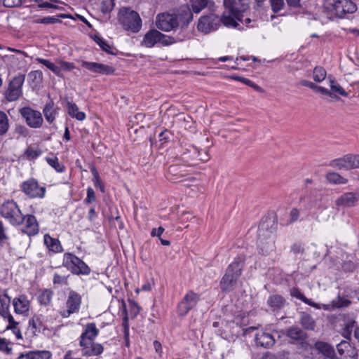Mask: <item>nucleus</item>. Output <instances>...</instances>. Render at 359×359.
Segmentation results:
<instances>
[{
  "instance_id": "f257e3e1",
  "label": "nucleus",
  "mask_w": 359,
  "mask_h": 359,
  "mask_svg": "<svg viewBox=\"0 0 359 359\" xmlns=\"http://www.w3.org/2000/svg\"><path fill=\"white\" fill-rule=\"evenodd\" d=\"M99 333L100 330L96 327L95 323H87L85 325L84 330L79 339L82 355L86 357L99 356L103 353V346L94 341Z\"/></svg>"
},
{
  "instance_id": "f03ea898",
  "label": "nucleus",
  "mask_w": 359,
  "mask_h": 359,
  "mask_svg": "<svg viewBox=\"0 0 359 359\" xmlns=\"http://www.w3.org/2000/svg\"><path fill=\"white\" fill-rule=\"evenodd\" d=\"M277 224L269 218L262 219L257 231V246L263 255L269 254L274 248L275 233Z\"/></svg>"
},
{
  "instance_id": "7ed1b4c3",
  "label": "nucleus",
  "mask_w": 359,
  "mask_h": 359,
  "mask_svg": "<svg viewBox=\"0 0 359 359\" xmlns=\"http://www.w3.org/2000/svg\"><path fill=\"white\" fill-rule=\"evenodd\" d=\"M245 256L239 255L227 266L225 273L219 283V287L222 292L229 293L233 290L238 280L242 274Z\"/></svg>"
},
{
  "instance_id": "20e7f679",
  "label": "nucleus",
  "mask_w": 359,
  "mask_h": 359,
  "mask_svg": "<svg viewBox=\"0 0 359 359\" xmlns=\"http://www.w3.org/2000/svg\"><path fill=\"white\" fill-rule=\"evenodd\" d=\"M184 39L185 36L182 34L176 36H168L156 29H151L144 34L141 41V46L146 48H153L158 44L162 46H168L183 41Z\"/></svg>"
},
{
  "instance_id": "39448f33",
  "label": "nucleus",
  "mask_w": 359,
  "mask_h": 359,
  "mask_svg": "<svg viewBox=\"0 0 359 359\" xmlns=\"http://www.w3.org/2000/svg\"><path fill=\"white\" fill-rule=\"evenodd\" d=\"M118 18L120 24L126 31L137 33L142 28V21L139 13L129 7L121 8Z\"/></svg>"
},
{
  "instance_id": "423d86ee",
  "label": "nucleus",
  "mask_w": 359,
  "mask_h": 359,
  "mask_svg": "<svg viewBox=\"0 0 359 359\" xmlns=\"http://www.w3.org/2000/svg\"><path fill=\"white\" fill-rule=\"evenodd\" d=\"M323 6L325 10L341 18L357 10L355 4L351 0H325Z\"/></svg>"
},
{
  "instance_id": "0eeeda50",
  "label": "nucleus",
  "mask_w": 359,
  "mask_h": 359,
  "mask_svg": "<svg viewBox=\"0 0 359 359\" xmlns=\"http://www.w3.org/2000/svg\"><path fill=\"white\" fill-rule=\"evenodd\" d=\"M62 266L77 276H88L91 272L90 268L81 259L71 252L64 254Z\"/></svg>"
},
{
  "instance_id": "6e6552de",
  "label": "nucleus",
  "mask_w": 359,
  "mask_h": 359,
  "mask_svg": "<svg viewBox=\"0 0 359 359\" xmlns=\"http://www.w3.org/2000/svg\"><path fill=\"white\" fill-rule=\"evenodd\" d=\"M0 213L13 226L21 225L23 222V215L18 205L13 200L4 202L0 208Z\"/></svg>"
},
{
  "instance_id": "1a4fd4ad",
  "label": "nucleus",
  "mask_w": 359,
  "mask_h": 359,
  "mask_svg": "<svg viewBox=\"0 0 359 359\" xmlns=\"http://www.w3.org/2000/svg\"><path fill=\"white\" fill-rule=\"evenodd\" d=\"M20 191L29 199H42L45 197L46 188L37 180L30 177L20 184Z\"/></svg>"
},
{
  "instance_id": "9d476101",
  "label": "nucleus",
  "mask_w": 359,
  "mask_h": 359,
  "mask_svg": "<svg viewBox=\"0 0 359 359\" xmlns=\"http://www.w3.org/2000/svg\"><path fill=\"white\" fill-rule=\"evenodd\" d=\"M18 112L29 128L38 129L42 127L43 118L39 111L31 107H23L19 109Z\"/></svg>"
},
{
  "instance_id": "9b49d317",
  "label": "nucleus",
  "mask_w": 359,
  "mask_h": 359,
  "mask_svg": "<svg viewBox=\"0 0 359 359\" xmlns=\"http://www.w3.org/2000/svg\"><path fill=\"white\" fill-rule=\"evenodd\" d=\"M211 12L208 15H204L198 19L197 29L198 32L208 34L216 31L220 27L219 17Z\"/></svg>"
},
{
  "instance_id": "f8f14e48",
  "label": "nucleus",
  "mask_w": 359,
  "mask_h": 359,
  "mask_svg": "<svg viewBox=\"0 0 359 359\" xmlns=\"http://www.w3.org/2000/svg\"><path fill=\"white\" fill-rule=\"evenodd\" d=\"M25 74H18L9 82L7 90L5 92V97L8 102L18 100L22 95V85L25 82Z\"/></svg>"
},
{
  "instance_id": "ddd939ff",
  "label": "nucleus",
  "mask_w": 359,
  "mask_h": 359,
  "mask_svg": "<svg viewBox=\"0 0 359 359\" xmlns=\"http://www.w3.org/2000/svg\"><path fill=\"white\" fill-rule=\"evenodd\" d=\"M82 297L80 294L74 290H70L68 293L66 301L67 309L60 312L62 318H68L72 314L78 313L79 312Z\"/></svg>"
},
{
  "instance_id": "4468645a",
  "label": "nucleus",
  "mask_w": 359,
  "mask_h": 359,
  "mask_svg": "<svg viewBox=\"0 0 359 359\" xmlns=\"http://www.w3.org/2000/svg\"><path fill=\"white\" fill-rule=\"evenodd\" d=\"M200 295L192 290H189L184 296L177 305V313L180 316H185L189 311L194 308L198 301Z\"/></svg>"
},
{
  "instance_id": "2eb2a0df",
  "label": "nucleus",
  "mask_w": 359,
  "mask_h": 359,
  "mask_svg": "<svg viewBox=\"0 0 359 359\" xmlns=\"http://www.w3.org/2000/svg\"><path fill=\"white\" fill-rule=\"evenodd\" d=\"M209 158L210 156L207 151H200L195 147H193L188 152H184L182 156V160L187 166L196 165L197 161L206 162Z\"/></svg>"
},
{
  "instance_id": "dca6fc26",
  "label": "nucleus",
  "mask_w": 359,
  "mask_h": 359,
  "mask_svg": "<svg viewBox=\"0 0 359 359\" xmlns=\"http://www.w3.org/2000/svg\"><path fill=\"white\" fill-rule=\"evenodd\" d=\"M156 25L163 32H170L178 27L177 20L175 13H160L156 16Z\"/></svg>"
},
{
  "instance_id": "f3484780",
  "label": "nucleus",
  "mask_w": 359,
  "mask_h": 359,
  "mask_svg": "<svg viewBox=\"0 0 359 359\" xmlns=\"http://www.w3.org/2000/svg\"><path fill=\"white\" fill-rule=\"evenodd\" d=\"M224 6L237 21L243 22L241 18L243 13L248 8L245 0H224Z\"/></svg>"
},
{
  "instance_id": "a211bd4d",
  "label": "nucleus",
  "mask_w": 359,
  "mask_h": 359,
  "mask_svg": "<svg viewBox=\"0 0 359 359\" xmlns=\"http://www.w3.org/2000/svg\"><path fill=\"white\" fill-rule=\"evenodd\" d=\"M81 65L83 68H85L93 73L102 75H113L116 71V69L112 66L95 62L81 60Z\"/></svg>"
},
{
  "instance_id": "6ab92c4d",
  "label": "nucleus",
  "mask_w": 359,
  "mask_h": 359,
  "mask_svg": "<svg viewBox=\"0 0 359 359\" xmlns=\"http://www.w3.org/2000/svg\"><path fill=\"white\" fill-rule=\"evenodd\" d=\"M359 201V192H346L335 200V205L338 208H351L356 205Z\"/></svg>"
},
{
  "instance_id": "aec40b11",
  "label": "nucleus",
  "mask_w": 359,
  "mask_h": 359,
  "mask_svg": "<svg viewBox=\"0 0 359 359\" xmlns=\"http://www.w3.org/2000/svg\"><path fill=\"white\" fill-rule=\"evenodd\" d=\"M23 226L21 231L29 236L36 235L39 231V223L33 215H23Z\"/></svg>"
},
{
  "instance_id": "412c9836",
  "label": "nucleus",
  "mask_w": 359,
  "mask_h": 359,
  "mask_svg": "<svg viewBox=\"0 0 359 359\" xmlns=\"http://www.w3.org/2000/svg\"><path fill=\"white\" fill-rule=\"evenodd\" d=\"M188 7L193 13L198 14L203 9L208 8L210 12H215L217 6L213 0H189Z\"/></svg>"
},
{
  "instance_id": "4be33fe9",
  "label": "nucleus",
  "mask_w": 359,
  "mask_h": 359,
  "mask_svg": "<svg viewBox=\"0 0 359 359\" xmlns=\"http://www.w3.org/2000/svg\"><path fill=\"white\" fill-rule=\"evenodd\" d=\"M178 22V27L182 29L187 27L189 24L193 20V12L187 6L182 7L177 12L175 13Z\"/></svg>"
},
{
  "instance_id": "5701e85b",
  "label": "nucleus",
  "mask_w": 359,
  "mask_h": 359,
  "mask_svg": "<svg viewBox=\"0 0 359 359\" xmlns=\"http://www.w3.org/2000/svg\"><path fill=\"white\" fill-rule=\"evenodd\" d=\"M13 305L15 313L25 316L28 315L30 304L26 295L22 294L18 297L14 298Z\"/></svg>"
},
{
  "instance_id": "b1692460",
  "label": "nucleus",
  "mask_w": 359,
  "mask_h": 359,
  "mask_svg": "<svg viewBox=\"0 0 359 359\" xmlns=\"http://www.w3.org/2000/svg\"><path fill=\"white\" fill-rule=\"evenodd\" d=\"M255 340L257 346L269 348L275 344V339L273 334L267 331H261L256 334Z\"/></svg>"
},
{
  "instance_id": "393cba45",
  "label": "nucleus",
  "mask_w": 359,
  "mask_h": 359,
  "mask_svg": "<svg viewBox=\"0 0 359 359\" xmlns=\"http://www.w3.org/2000/svg\"><path fill=\"white\" fill-rule=\"evenodd\" d=\"M122 314H123V320H122V328L123 332V338L125 341V346L126 347L130 346V331H129V316L126 308V304L123 300H122L121 307Z\"/></svg>"
},
{
  "instance_id": "a878e982",
  "label": "nucleus",
  "mask_w": 359,
  "mask_h": 359,
  "mask_svg": "<svg viewBox=\"0 0 359 359\" xmlns=\"http://www.w3.org/2000/svg\"><path fill=\"white\" fill-rule=\"evenodd\" d=\"M330 82V97L339 100V96L347 97L349 95L350 90H346L338 82L329 77Z\"/></svg>"
},
{
  "instance_id": "bb28decb",
  "label": "nucleus",
  "mask_w": 359,
  "mask_h": 359,
  "mask_svg": "<svg viewBox=\"0 0 359 359\" xmlns=\"http://www.w3.org/2000/svg\"><path fill=\"white\" fill-rule=\"evenodd\" d=\"M43 243L48 250L53 253H60L64 250L59 239L51 237L48 233L43 236Z\"/></svg>"
},
{
  "instance_id": "cd10ccee",
  "label": "nucleus",
  "mask_w": 359,
  "mask_h": 359,
  "mask_svg": "<svg viewBox=\"0 0 359 359\" xmlns=\"http://www.w3.org/2000/svg\"><path fill=\"white\" fill-rule=\"evenodd\" d=\"M314 348L330 359H335L337 356L334 347L327 342L318 341L314 344Z\"/></svg>"
},
{
  "instance_id": "c85d7f7f",
  "label": "nucleus",
  "mask_w": 359,
  "mask_h": 359,
  "mask_svg": "<svg viewBox=\"0 0 359 359\" xmlns=\"http://www.w3.org/2000/svg\"><path fill=\"white\" fill-rule=\"evenodd\" d=\"M57 109L58 108L55 107V104L52 100H50L45 104L43 109V114L46 120L50 124L55 121L57 114Z\"/></svg>"
},
{
  "instance_id": "c756f323",
  "label": "nucleus",
  "mask_w": 359,
  "mask_h": 359,
  "mask_svg": "<svg viewBox=\"0 0 359 359\" xmlns=\"http://www.w3.org/2000/svg\"><path fill=\"white\" fill-rule=\"evenodd\" d=\"M286 335L296 341H302L307 338V334L297 326H292L287 330Z\"/></svg>"
},
{
  "instance_id": "7c9ffc66",
  "label": "nucleus",
  "mask_w": 359,
  "mask_h": 359,
  "mask_svg": "<svg viewBox=\"0 0 359 359\" xmlns=\"http://www.w3.org/2000/svg\"><path fill=\"white\" fill-rule=\"evenodd\" d=\"M267 304L273 311L280 310L284 307L285 299L281 295L273 294L268 298Z\"/></svg>"
},
{
  "instance_id": "2f4dec72",
  "label": "nucleus",
  "mask_w": 359,
  "mask_h": 359,
  "mask_svg": "<svg viewBox=\"0 0 359 359\" xmlns=\"http://www.w3.org/2000/svg\"><path fill=\"white\" fill-rule=\"evenodd\" d=\"M299 323L305 330H313L316 327V321L313 317L304 312L300 314Z\"/></svg>"
},
{
  "instance_id": "473e14b6",
  "label": "nucleus",
  "mask_w": 359,
  "mask_h": 359,
  "mask_svg": "<svg viewBox=\"0 0 359 359\" xmlns=\"http://www.w3.org/2000/svg\"><path fill=\"white\" fill-rule=\"evenodd\" d=\"M67 109L68 114L71 117L75 118L78 121H83L86 118L85 113L80 111L78 106L75 103L68 102L67 104Z\"/></svg>"
},
{
  "instance_id": "72a5a7b5",
  "label": "nucleus",
  "mask_w": 359,
  "mask_h": 359,
  "mask_svg": "<svg viewBox=\"0 0 359 359\" xmlns=\"http://www.w3.org/2000/svg\"><path fill=\"white\" fill-rule=\"evenodd\" d=\"M42 325L43 323L41 317L34 315L29 320L28 332L32 335H36V332H40Z\"/></svg>"
},
{
  "instance_id": "f704fd0d",
  "label": "nucleus",
  "mask_w": 359,
  "mask_h": 359,
  "mask_svg": "<svg viewBox=\"0 0 359 359\" xmlns=\"http://www.w3.org/2000/svg\"><path fill=\"white\" fill-rule=\"evenodd\" d=\"M11 297L7 290L0 289V315L6 314L7 310L10 308Z\"/></svg>"
},
{
  "instance_id": "c9c22d12",
  "label": "nucleus",
  "mask_w": 359,
  "mask_h": 359,
  "mask_svg": "<svg viewBox=\"0 0 359 359\" xmlns=\"http://www.w3.org/2000/svg\"><path fill=\"white\" fill-rule=\"evenodd\" d=\"M61 18H70L69 15L67 14H60L57 16H48L43 18H39L34 20L35 23L37 24H56L60 23L61 20L59 19Z\"/></svg>"
},
{
  "instance_id": "e433bc0d",
  "label": "nucleus",
  "mask_w": 359,
  "mask_h": 359,
  "mask_svg": "<svg viewBox=\"0 0 359 359\" xmlns=\"http://www.w3.org/2000/svg\"><path fill=\"white\" fill-rule=\"evenodd\" d=\"M93 39L103 51L108 54L116 55V53L114 52L113 48L111 46V45L109 44L107 41L102 37L95 34Z\"/></svg>"
},
{
  "instance_id": "4c0bfd02",
  "label": "nucleus",
  "mask_w": 359,
  "mask_h": 359,
  "mask_svg": "<svg viewBox=\"0 0 359 359\" xmlns=\"http://www.w3.org/2000/svg\"><path fill=\"white\" fill-rule=\"evenodd\" d=\"M185 166H187L185 163L183 165L178 164L171 165L168 167V172L177 177H184L187 175L186 170L184 169Z\"/></svg>"
},
{
  "instance_id": "58836bf2",
  "label": "nucleus",
  "mask_w": 359,
  "mask_h": 359,
  "mask_svg": "<svg viewBox=\"0 0 359 359\" xmlns=\"http://www.w3.org/2000/svg\"><path fill=\"white\" fill-rule=\"evenodd\" d=\"M326 180L331 184H345L348 180L341 177L339 174L330 172L326 175Z\"/></svg>"
},
{
  "instance_id": "ea45409f",
  "label": "nucleus",
  "mask_w": 359,
  "mask_h": 359,
  "mask_svg": "<svg viewBox=\"0 0 359 359\" xmlns=\"http://www.w3.org/2000/svg\"><path fill=\"white\" fill-rule=\"evenodd\" d=\"M327 76V72L324 67L317 66L313 71V79L316 83H320L324 81Z\"/></svg>"
},
{
  "instance_id": "a19ab883",
  "label": "nucleus",
  "mask_w": 359,
  "mask_h": 359,
  "mask_svg": "<svg viewBox=\"0 0 359 359\" xmlns=\"http://www.w3.org/2000/svg\"><path fill=\"white\" fill-rule=\"evenodd\" d=\"M46 160L48 165L53 168L57 172H64L65 171V166L60 163L57 157H46Z\"/></svg>"
},
{
  "instance_id": "79ce46f5",
  "label": "nucleus",
  "mask_w": 359,
  "mask_h": 359,
  "mask_svg": "<svg viewBox=\"0 0 359 359\" xmlns=\"http://www.w3.org/2000/svg\"><path fill=\"white\" fill-rule=\"evenodd\" d=\"M9 129V120L6 114L0 111V135H4Z\"/></svg>"
},
{
  "instance_id": "37998d69",
  "label": "nucleus",
  "mask_w": 359,
  "mask_h": 359,
  "mask_svg": "<svg viewBox=\"0 0 359 359\" xmlns=\"http://www.w3.org/2000/svg\"><path fill=\"white\" fill-rule=\"evenodd\" d=\"M53 297V292L46 289L41 292L38 297V300L41 305L48 306L50 304Z\"/></svg>"
},
{
  "instance_id": "c03bdc74",
  "label": "nucleus",
  "mask_w": 359,
  "mask_h": 359,
  "mask_svg": "<svg viewBox=\"0 0 359 359\" xmlns=\"http://www.w3.org/2000/svg\"><path fill=\"white\" fill-rule=\"evenodd\" d=\"M351 302L344 297H341L339 294L332 301V304L334 306V309L346 308L351 304Z\"/></svg>"
},
{
  "instance_id": "a18cd8bd",
  "label": "nucleus",
  "mask_w": 359,
  "mask_h": 359,
  "mask_svg": "<svg viewBox=\"0 0 359 359\" xmlns=\"http://www.w3.org/2000/svg\"><path fill=\"white\" fill-rule=\"evenodd\" d=\"M220 25L223 24L224 26L228 27H234L237 28L239 26V24L236 21L237 20L233 17L232 18L230 15H226L223 14L220 18Z\"/></svg>"
},
{
  "instance_id": "49530a36",
  "label": "nucleus",
  "mask_w": 359,
  "mask_h": 359,
  "mask_svg": "<svg viewBox=\"0 0 359 359\" xmlns=\"http://www.w3.org/2000/svg\"><path fill=\"white\" fill-rule=\"evenodd\" d=\"M337 349L338 353L341 356H343L345 355H348V353H351V351L354 348L351 347L348 341L343 340L337 345Z\"/></svg>"
},
{
  "instance_id": "de8ad7c7",
  "label": "nucleus",
  "mask_w": 359,
  "mask_h": 359,
  "mask_svg": "<svg viewBox=\"0 0 359 359\" xmlns=\"http://www.w3.org/2000/svg\"><path fill=\"white\" fill-rule=\"evenodd\" d=\"M348 170L359 168V155H345Z\"/></svg>"
},
{
  "instance_id": "09e8293b",
  "label": "nucleus",
  "mask_w": 359,
  "mask_h": 359,
  "mask_svg": "<svg viewBox=\"0 0 359 359\" xmlns=\"http://www.w3.org/2000/svg\"><path fill=\"white\" fill-rule=\"evenodd\" d=\"M355 321L353 319L347 320L345 324V327L342 331V336L346 339H350L352 334V331L355 325Z\"/></svg>"
},
{
  "instance_id": "8fccbe9b",
  "label": "nucleus",
  "mask_w": 359,
  "mask_h": 359,
  "mask_svg": "<svg viewBox=\"0 0 359 359\" xmlns=\"http://www.w3.org/2000/svg\"><path fill=\"white\" fill-rule=\"evenodd\" d=\"M91 172L93 175L94 186L95 187L99 188L102 193H104V191H105L104 186L100 179V177L99 175V173H98L97 169L95 167H93L91 168Z\"/></svg>"
},
{
  "instance_id": "3c124183",
  "label": "nucleus",
  "mask_w": 359,
  "mask_h": 359,
  "mask_svg": "<svg viewBox=\"0 0 359 359\" xmlns=\"http://www.w3.org/2000/svg\"><path fill=\"white\" fill-rule=\"evenodd\" d=\"M32 359H51L52 353L46 350L31 351Z\"/></svg>"
},
{
  "instance_id": "603ef678",
  "label": "nucleus",
  "mask_w": 359,
  "mask_h": 359,
  "mask_svg": "<svg viewBox=\"0 0 359 359\" xmlns=\"http://www.w3.org/2000/svg\"><path fill=\"white\" fill-rule=\"evenodd\" d=\"M330 165L334 168H337L339 170H348L345 156H344L341 158H336L331 161L330 163Z\"/></svg>"
},
{
  "instance_id": "864d4df0",
  "label": "nucleus",
  "mask_w": 359,
  "mask_h": 359,
  "mask_svg": "<svg viewBox=\"0 0 359 359\" xmlns=\"http://www.w3.org/2000/svg\"><path fill=\"white\" fill-rule=\"evenodd\" d=\"M290 293L292 297L302 301L307 305H309L311 299L306 298L297 287H292L290 289Z\"/></svg>"
},
{
  "instance_id": "5fc2aeb1",
  "label": "nucleus",
  "mask_w": 359,
  "mask_h": 359,
  "mask_svg": "<svg viewBox=\"0 0 359 359\" xmlns=\"http://www.w3.org/2000/svg\"><path fill=\"white\" fill-rule=\"evenodd\" d=\"M115 6L114 0H102L100 4L101 11L104 13H109Z\"/></svg>"
},
{
  "instance_id": "6e6d98bb",
  "label": "nucleus",
  "mask_w": 359,
  "mask_h": 359,
  "mask_svg": "<svg viewBox=\"0 0 359 359\" xmlns=\"http://www.w3.org/2000/svg\"><path fill=\"white\" fill-rule=\"evenodd\" d=\"M25 157L28 160H34L37 158L41 154V149H34L33 148L29 147L24 153Z\"/></svg>"
},
{
  "instance_id": "4d7b16f0",
  "label": "nucleus",
  "mask_w": 359,
  "mask_h": 359,
  "mask_svg": "<svg viewBox=\"0 0 359 359\" xmlns=\"http://www.w3.org/2000/svg\"><path fill=\"white\" fill-rule=\"evenodd\" d=\"M0 316L8 320V325L6 327V330H16L18 323L14 320L13 316L10 313L9 309L7 310L6 314Z\"/></svg>"
},
{
  "instance_id": "13d9d810",
  "label": "nucleus",
  "mask_w": 359,
  "mask_h": 359,
  "mask_svg": "<svg viewBox=\"0 0 359 359\" xmlns=\"http://www.w3.org/2000/svg\"><path fill=\"white\" fill-rule=\"evenodd\" d=\"M232 78L236 81H240L248 86L252 87V88L255 89L256 90H260V89H261L259 86H257L253 81H252L251 80H250L247 78L239 76H233Z\"/></svg>"
},
{
  "instance_id": "bf43d9fd",
  "label": "nucleus",
  "mask_w": 359,
  "mask_h": 359,
  "mask_svg": "<svg viewBox=\"0 0 359 359\" xmlns=\"http://www.w3.org/2000/svg\"><path fill=\"white\" fill-rule=\"evenodd\" d=\"M309 306H311L317 309H323L325 311H333L334 310V306L332 304V302L330 304H318L316 303L313 301L311 300V302Z\"/></svg>"
},
{
  "instance_id": "052dcab7",
  "label": "nucleus",
  "mask_w": 359,
  "mask_h": 359,
  "mask_svg": "<svg viewBox=\"0 0 359 359\" xmlns=\"http://www.w3.org/2000/svg\"><path fill=\"white\" fill-rule=\"evenodd\" d=\"M271 9L273 13H278L284 6V0H270Z\"/></svg>"
},
{
  "instance_id": "680f3d73",
  "label": "nucleus",
  "mask_w": 359,
  "mask_h": 359,
  "mask_svg": "<svg viewBox=\"0 0 359 359\" xmlns=\"http://www.w3.org/2000/svg\"><path fill=\"white\" fill-rule=\"evenodd\" d=\"M130 315L132 318H135L140 313V308L137 304L133 301L130 302Z\"/></svg>"
},
{
  "instance_id": "e2e57ef3",
  "label": "nucleus",
  "mask_w": 359,
  "mask_h": 359,
  "mask_svg": "<svg viewBox=\"0 0 359 359\" xmlns=\"http://www.w3.org/2000/svg\"><path fill=\"white\" fill-rule=\"evenodd\" d=\"M38 8H53V9H56V10H59V11L64 10L63 6L55 5V4H53L52 3H49L47 1L39 3L38 4Z\"/></svg>"
},
{
  "instance_id": "0e129e2a",
  "label": "nucleus",
  "mask_w": 359,
  "mask_h": 359,
  "mask_svg": "<svg viewBox=\"0 0 359 359\" xmlns=\"http://www.w3.org/2000/svg\"><path fill=\"white\" fill-rule=\"evenodd\" d=\"M96 199L95 193L94 190L91 187H88L87 189V196L84 200V203L86 204H90L92 202L95 201Z\"/></svg>"
},
{
  "instance_id": "69168bd1",
  "label": "nucleus",
  "mask_w": 359,
  "mask_h": 359,
  "mask_svg": "<svg viewBox=\"0 0 359 359\" xmlns=\"http://www.w3.org/2000/svg\"><path fill=\"white\" fill-rule=\"evenodd\" d=\"M59 65L62 67V70L66 71V72H71L72 70L76 68L75 65L72 62H69L64 60H60L58 62Z\"/></svg>"
},
{
  "instance_id": "338daca9",
  "label": "nucleus",
  "mask_w": 359,
  "mask_h": 359,
  "mask_svg": "<svg viewBox=\"0 0 359 359\" xmlns=\"http://www.w3.org/2000/svg\"><path fill=\"white\" fill-rule=\"evenodd\" d=\"M67 277L60 276L57 273H54L53 278V283L54 285H62V284H67Z\"/></svg>"
},
{
  "instance_id": "774afa93",
  "label": "nucleus",
  "mask_w": 359,
  "mask_h": 359,
  "mask_svg": "<svg viewBox=\"0 0 359 359\" xmlns=\"http://www.w3.org/2000/svg\"><path fill=\"white\" fill-rule=\"evenodd\" d=\"M0 351L9 354L12 351V348L8 346V343L5 338L0 337Z\"/></svg>"
}]
</instances>
